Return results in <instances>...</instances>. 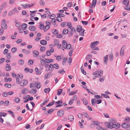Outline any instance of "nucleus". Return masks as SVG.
I'll return each mask as SVG.
<instances>
[{
	"label": "nucleus",
	"instance_id": "1",
	"mask_svg": "<svg viewBox=\"0 0 130 130\" xmlns=\"http://www.w3.org/2000/svg\"><path fill=\"white\" fill-rule=\"evenodd\" d=\"M103 71L101 70L95 72L93 73V74L95 75V77H99V76H101L103 75Z\"/></svg>",
	"mask_w": 130,
	"mask_h": 130
},
{
	"label": "nucleus",
	"instance_id": "2",
	"mask_svg": "<svg viewBox=\"0 0 130 130\" xmlns=\"http://www.w3.org/2000/svg\"><path fill=\"white\" fill-rule=\"evenodd\" d=\"M112 129L113 128L117 129L119 128L120 126V124L118 123L115 122L112 120Z\"/></svg>",
	"mask_w": 130,
	"mask_h": 130
},
{
	"label": "nucleus",
	"instance_id": "3",
	"mask_svg": "<svg viewBox=\"0 0 130 130\" xmlns=\"http://www.w3.org/2000/svg\"><path fill=\"white\" fill-rule=\"evenodd\" d=\"M112 119L111 120L109 123L105 122L104 123L105 126L109 129H112Z\"/></svg>",
	"mask_w": 130,
	"mask_h": 130
},
{
	"label": "nucleus",
	"instance_id": "4",
	"mask_svg": "<svg viewBox=\"0 0 130 130\" xmlns=\"http://www.w3.org/2000/svg\"><path fill=\"white\" fill-rule=\"evenodd\" d=\"M71 31L69 32L68 33V36L70 37H72L73 35V33L76 34V29L74 28H72L70 29Z\"/></svg>",
	"mask_w": 130,
	"mask_h": 130
},
{
	"label": "nucleus",
	"instance_id": "5",
	"mask_svg": "<svg viewBox=\"0 0 130 130\" xmlns=\"http://www.w3.org/2000/svg\"><path fill=\"white\" fill-rule=\"evenodd\" d=\"M17 8L15 7L10 11L8 13V15L9 16H10L14 14L16 12H17Z\"/></svg>",
	"mask_w": 130,
	"mask_h": 130
},
{
	"label": "nucleus",
	"instance_id": "6",
	"mask_svg": "<svg viewBox=\"0 0 130 130\" xmlns=\"http://www.w3.org/2000/svg\"><path fill=\"white\" fill-rule=\"evenodd\" d=\"M28 83V81L27 80H23L19 82V84L21 86H25Z\"/></svg>",
	"mask_w": 130,
	"mask_h": 130
},
{
	"label": "nucleus",
	"instance_id": "7",
	"mask_svg": "<svg viewBox=\"0 0 130 130\" xmlns=\"http://www.w3.org/2000/svg\"><path fill=\"white\" fill-rule=\"evenodd\" d=\"M125 46V45L121 47L120 52V55L121 56H123L124 55V51Z\"/></svg>",
	"mask_w": 130,
	"mask_h": 130
},
{
	"label": "nucleus",
	"instance_id": "8",
	"mask_svg": "<svg viewBox=\"0 0 130 130\" xmlns=\"http://www.w3.org/2000/svg\"><path fill=\"white\" fill-rule=\"evenodd\" d=\"M23 99L25 100L27 99V100H25L24 101V103H26L28 102L29 101V100L30 101L32 100L33 99V98L32 97L30 96L28 98L27 97L24 96L23 97Z\"/></svg>",
	"mask_w": 130,
	"mask_h": 130
},
{
	"label": "nucleus",
	"instance_id": "9",
	"mask_svg": "<svg viewBox=\"0 0 130 130\" xmlns=\"http://www.w3.org/2000/svg\"><path fill=\"white\" fill-rule=\"evenodd\" d=\"M64 114V111L62 110H60L58 111L57 112V115L59 117H61Z\"/></svg>",
	"mask_w": 130,
	"mask_h": 130
},
{
	"label": "nucleus",
	"instance_id": "10",
	"mask_svg": "<svg viewBox=\"0 0 130 130\" xmlns=\"http://www.w3.org/2000/svg\"><path fill=\"white\" fill-rule=\"evenodd\" d=\"M33 54L34 57H36L39 54V52L37 50H35L33 52Z\"/></svg>",
	"mask_w": 130,
	"mask_h": 130
},
{
	"label": "nucleus",
	"instance_id": "11",
	"mask_svg": "<svg viewBox=\"0 0 130 130\" xmlns=\"http://www.w3.org/2000/svg\"><path fill=\"white\" fill-rule=\"evenodd\" d=\"M62 45L63 47L65 49H66V46L67 45V42L65 40H63Z\"/></svg>",
	"mask_w": 130,
	"mask_h": 130
},
{
	"label": "nucleus",
	"instance_id": "12",
	"mask_svg": "<svg viewBox=\"0 0 130 130\" xmlns=\"http://www.w3.org/2000/svg\"><path fill=\"white\" fill-rule=\"evenodd\" d=\"M108 55H107L103 58L104 63L106 65L107 64V61L108 60Z\"/></svg>",
	"mask_w": 130,
	"mask_h": 130
},
{
	"label": "nucleus",
	"instance_id": "13",
	"mask_svg": "<svg viewBox=\"0 0 130 130\" xmlns=\"http://www.w3.org/2000/svg\"><path fill=\"white\" fill-rule=\"evenodd\" d=\"M1 26L2 28L4 29H6L7 28V26L6 23H2L1 24Z\"/></svg>",
	"mask_w": 130,
	"mask_h": 130
},
{
	"label": "nucleus",
	"instance_id": "14",
	"mask_svg": "<svg viewBox=\"0 0 130 130\" xmlns=\"http://www.w3.org/2000/svg\"><path fill=\"white\" fill-rule=\"evenodd\" d=\"M99 41H96L92 43H91V47L92 48L95 46L99 43Z\"/></svg>",
	"mask_w": 130,
	"mask_h": 130
},
{
	"label": "nucleus",
	"instance_id": "15",
	"mask_svg": "<svg viewBox=\"0 0 130 130\" xmlns=\"http://www.w3.org/2000/svg\"><path fill=\"white\" fill-rule=\"evenodd\" d=\"M68 119L69 120L72 122L74 120V117L72 115H70L68 116Z\"/></svg>",
	"mask_w": 130,
	"mask_h": 130
},
{
	"label": "nucleus",
	"instance_id": "16",
	"mask_svg": "<svg viewBox=\"0 0 130 130\" xmlns=\"http://www.w3.org/2000/svg\"><path fill=\"white\" fill-rule=\"evenodd\" d=\"M28 91V89L27 88H24L22 91L21 92L22 94H26Z\"/></svg>",
	"mask_w": 130,
	"mask_h": 130
},
{
	"label": "nucleus",
	"instance_id": "17",
	"mask_svg": "<svg viewBox=\"0 0 130 130\" xmlns=\"http://www.w3.org/2000/svg\"><path fill=\"white\" fill-rule=\"evenodd\" d=\"M50 73H46L45 75L44 78L45 79H47L48 78L51 77L52 76V75L50 74Z\"/></svg>",
	"mask_w": 130,
	"mask_h": 130
},
{
	"label": "nucleus",
	"instance_id": "18",
	"mask_svg": "<svg viewBox=\"0 0 130 130\" xmlns=\"http://www.w3.org/2000/svg\"><path fill=\"white\" fill-rule=\"evenodd\" d=\"M46 62L47 63L52 62L54 61V59H45Z\"/></svg>",
	"mask_w": 130,
	"mask_h": 130
},
{
	"label": "nucleus",
	"instance_id": "19",
	"mask_svg": "<svg viewBox=\"0 0 130 130\" xmlns=\"http://www.w3.org/2000/svg\"><path fill=\"white\" fill-rule=\"evenodd\" d=\"M29 29L32 31H34L36 30V27L34 26L31 25L29 27Z\"/></svg>",
	"mask_w": 130,
	"mask_h": 130
},
{
	"label": "nucleus",
	"instance_id": "20",
	"mask_svg": "<svg viewBox=\"0 0 130 130\" xmlns=\"http://www.w3.org/2000/svg\"><path fill=\"white\" fill-rule=\"evenodd\" d=\"M40 43L41 44L45 45L47 44V42L45 40H42L40 41Z\"/></svg>",
	"mask_w": 130,
	"mask_h": 130
},
{
	"label": "nucleus",
	"instance_id": "21",
	"mask_svg": "<svg viewBox=\"0 0 130 130\" xmlns=\"http://www.w3.org/2000/svg\"><path fill=\"white\" fill-rule=\"evenodd\" d=\"M109 59L111 61H112L113 60V56L112 53H111L109 55Z\"/></svg>",
	"mask_w": 130,
	"mask_h": 130
},
{
	"label": "nucleus",
	"instance_id": "22",
	"mask_svg": "<svg viewBox=\"0 0 130 130\" xmlns=\"http://www.w3.org/2000/svg\"><path fill=\"white\" fill-rule=\"evenodd\" d=\"M27 24L24 23L22 24V25L21 26V28L23 30H25L26 28H27Z\"/></svg>",
	"mask_w": 130,
	"mask_h": 130
},
{
	"label": "nucleus",
	"instance_id": "23",
	"mask_svg": "<svg viewBox=\"0 0 130 130\" xmlns=\"http://www.w3.org/2000/svg\"><path fill=\"white\" fill-rule=\"evenodd\" d=\"M78 91L77 90H76L75 91H72L70 92L69 95H73L76 94Z\"/></svg>",
	"mask_w": 130,
	"mask_h": 130
},
{
	"label": "nucleus",
	"instance_id": "24",
	"mask_svg": "<svg viewBox=\"0 0 130 130\" xmlns=\"http://www.w3.org/2000/svg\"><path fill=\"white\" fill-rule=\"evenodd\" d=\"M52 32L55 36H57L58 35V33L57 30L55 29H53L51 30Z\"/></svg>",
	"mask_w": 130,
	"mask_h": 130
},
{
	"label": "nucleus",
	"instance_id": "25",
	"mask_svg": "<svg viewBox=\"0 0 130 130\" xmlns=\"http://www.w3.org/2000/svg\"><path fill=\"white\" fill-rule=\"evenodd\" d=\"M6 69L7 71H8L11 70V67L9 64L7 63L6 64Z\"/></svg>",
	"mask_w": 130,
	"mask_h": 130
},
{
	"label": "nucleus",
	"instance_id": "26",
	"mask_svg": "<svg viewBox=\"0 0 130 130\" xmlns=\"http://www.w3.org/2000/svg\"><path fill=\"white\" fill-rule=\"evenodd\" d=\"M22 52L26 54H28L30 53V51H27L26 50L24 49L22 50Z\"/></svg>",
	"mask_w": 130,
	"mask_h": 130
},
{
	"label": "nucleus",
	"instance_id": "27",
	"mask_svg": "<svg viewBox=\"0 0 130 130\" xmlns=\"http://www.w3.org/2000/svg\"><path fill=\"white\" fill-rule=\"evenodd\" d=\"M83 29L82 28V27L80 26H78L77 28V31L78 32H80L81 30H82Z\"/></svg>",
	"mask_w": 130,
	"mask_h": 130
},
{
	"label": "nucleus",
	"instance_id": "28",
	"mask_svg": "<svg viewBox=\"0 0 130 130\" xmlns=\"http://www.w3.org/2000/svg\"><path fill=\"white\" fill-rule=\"evenodd\" d=\"M37 90L36 89H31L30 91V92L33 94H35L37 92Z\"/></svg>",
	"mask_w": 130,
	"mask_h": 130
},
{
	"label": "nucleus",
	"instance_id": "29",
	"mask_svg": "<svg viewBox=\"0 0 130 130\" xmlns=\"http://www.w3.org/2000/svg\"><path fill=\"white\" fill-rule=\"evenodd\" d=\"M36 86L37 88L39 89L41 87V85L40 83L38 82H36Z\"/></svg>",
	"mask_w": 130,
	"mask_h": 130
},
{
	"label": "nucleus",
	"instance_id": "30",
	"mask_svg": "<svg viewBox=\"0 0 130 130\" xmlns=\"http://www.w3.org/2000/svg\"><path fill=\"white\" fill-rule=\"evenodd\" d=\"M20 99L18 98H14V101L16 103H18L20 102Z\"/></svg>",
	"mask_w": 130,
	"mask_h": 130
},
{
	"label": "nucleus",
	"instance_id": "31",
	"mask_svg": "<svg viewBox=\"0 0 130 130\" xmlns=\"http://www.w3.org/2000/svg\"><path fill=\"white\" fill-rule=\"evenodd\" d=\"M129 3V1L128 0H123V4L125 5H127Z\"/></svg>",
	"mask_w": 130,
	"mask_h": 130
},
{
	"label": "nucleus",
	"instance_id": "32",
	"mask_svg": "<svg viewBox=\"0 0 130 130\" xmlns=\"http://www.w3.org/2000/svg\"><path fill=\"white\" fill-rule=\"evenodd\" d=\"M85 30L84 29H82V30L80 32H79V35H80L83 36H84V32Z\"/></svg>",
	"mask_w": 130,
	"mask_h": 130
},
{
	"label": "nucleus",
	"instance_id": "33",
	"mask_svg": "<svg viewBox=\"0 0 130 130\" xmlns=\"http://www.w3.org/2000/svg\"><path fill=\"white\" fill-rule=\"evenodd\" d=\"M63 89H60L57 90V94L58 95H60L62 92Z\"/></svg>",
	"mask_w": 130,
	"mask_h": 130
},
{
	"label": "nucleus",
	"instance_id": "34",
	"mask_svg": "<svg viewBox=\"0 0 130 130\" xmlns=\"http://www.w3.org/2000/svg\"><path fill=\"white\" fill-rule=\"evenodd\" d=\"M68 30L67 29H64L62 31V34L64 35L67 34L68 33Z\"/></svg>",
	"mask_w": 130,
	"mask_h": 130
},
{
	"label": "nucleus",
	"instance_id": "35",
	"mask_svg": "<svg viewBox=\"0 0 130 130\" xmlns=\"http://www.w3.org/2000/svg\"><path fill=\"white\" fill-rule=\"evenodd\" d=\"M54 65H53L52 64H50L49 66V67L50 68V70L51 71H52L54 69Z\"/></svg>",
	"mask_w": 130,
	"mask_h": 130
},
{
	"label": "nucleus",
	"instance_id": "36",
	"mask_svg": "<svg viewBox=\"0 0 130 130\" xmlns=\"http://www.w3.org/2000/svg\"><path fill=\"white\" fill-rule=\"evenodd\" d=\"M40 62L42 65H44L45 64L46 62L45 59H41L40 60Z\"/></svg>",
	"mask_w": 130,
	"mask_h": 130
},
{
	"label": "nucleus",
	"instance_id": "37",
	"mask_svg": "<svg viewBox=\"0 0 130 130\" xmlns=\"http://www.w3.org/2000/svg\"><path fill=\"white\" fill-rule=\"evenodd\" d=\"M59 43V41L57 39H55L54 40V45H57Z\"/></svg>",
	"mask_w": 130,
	"mask_h": 130
},
{
	"label": "nucleus",
	"instance_id": "38",
	"mask_svg": "<svg viewBox=\"0 0 130 130\" xmlns=\"http://www.w3.org/2000/svg\"><path fill=\"white\" fill-rule=\"evenodd\" d=\"M67 58L66 57H64V58L63 59V60H62V64L63 65H64L66 62V61L67 60Z\"/></svg>",
	"mask_w": 130,
	"mask_h": 130
},
{
	"label": "nucleus",
	"instance_id": "39",
	"mask_svg": "<svg viewBox=\"0 0 130 130\" xmlns=\"http://www.w3.org/2000/svg\"><path fill=\"white\" fill-rule=\"evenodd\" d=\"M124 8L127 10L130 11V5L125 6L124 7Z\"/></svg>",
	"mask_w": 130,
	"mask_h": 130
},
{
	"label": "nucleus",
	"instance_id": "40",
	"mask_svg": "<svg viewBox=\"0 0 130 130\" xmlns=\"http://www.w3.org/2000/svg\"><path fill=\"white\" fill-rule=\"evenodd\" d=\"M68 24V23L67 22H64L62 23H61V26L62 27H64L67 26V25Z\"/></svg>",
	"mask_w": 130,
	"mask_h": 130
},
{
	"label": "nucleus",
	"instance_id": "41",
	"mask_svg": "<svg viewBox=\"0 0 130 130\" xmlns=\"http://www.w3.org/2000/svg\"><path fill=\"white\" fill-rule=\"evenodd\" d=\"M97 0H93L92 3V6H93L95 7L96 4Z\"/></svg>",
	"mask_w": 130,
	"mask_h": 130
},
{
	"label": "nucleus",
	"instance_id": "42",
	"mask_svg": "<svg viewBox=\"0 0 130 130\" xmlns=\"http://www.w3.org/2000/svg\"><path fill=\"white\" fill-rule=\"evenodd\" d=\"M56 20L59 22H60L62 21V19L61 18L58 16L56 18Z\"/></svg>",
	"mask_w": 130,
	"mask_h": 130
},
{
	"label": "nucleus",
	"instance_id": "43",
	"mask_svg": "<svg viewBox=\"0 0 130 130\" xmlns=\"http://www.w3.org/2000/svg\"><path fill=\"white\" fill-rule=\"evenodd\" d=\"M36 87V82L35 83H32L30 84V87L31 88H34Z\"/></svg>",
	"mask_w": 130,
	"mask_h": 130
},
{
	"label": "nucleus",
	"instance_id": "44",
	"mask_svg": "<svg viewBox=\"0 0 130 130\" xmlns=\"http://www.w3.org/2000/svg\"><path fill=\"white\" fill-rule=\"evenodd\" d=\"M96 100L95 99H92L91 100V103L94 106H95L96 102Z\"/></svg>",
	"mask_w": 130,
	"mask_h": 130
},
{
	"label": "nucleus",
	"instance_id": "45",
	"mask_svg": "<svg viewBox=\"0 0 130 130\" xmlns=\"http://www.w3.org/2000/svg\"><path fill=\"white\" fill-rule=\"evenodd\" d=\"M50 88H48L44 89V91L45 93H47L50 91Z\"/></svg>",
	"mask_w": 130,
	"mask_h": 130
},
{
	"label": "nucleus",
	"instance_id": "46",
	"mask_svg": "<svg viewBox=\"0 0 130 130\" xmlns=\"http://www.w3.org/2000/svg\"><path fill=\"white\" fill-rule=\"evenodd\" d=\"M39 26L41 30H43L44 29V26L42 24H40Z\"/></svg>",
	"mask_w": 130,
	"mask_h": 130
},
{
	"label": "nucleus",
	"instance_id": "47",
	"mask_svg": "<svg viewBox=\"0 0 130 130\" xmlns=\"http://www.w3.org/2000/svg\"><path fill=\"white\" fill-rule=\"evenodd\" d=\"M46 49L45 47L43 46L41 47L40 49V50L41 52H43L45 51Z\"/></svg>",
	"mask_w": 130,
	"mask_h": 130
},
{
	"label": "nucleus",
	"instance_id": "48",
	"mask_svg": "<svg viewBox=\"0 0 130 130\" xmlns=\"http://www.w3.org/2000/svg\"><path fill=\"white\" fill-rule=\"evenodd\" d=\"M56 16L54 14H53L52 15H51L50 16V18L51 19H52V21L54 19V18H55Z\"/></svg>",
	"mask_w": 130,
	"mask_h": 130
},
{
	"label": "nucleus",
	"instance_id": "49",
	"mask_svg": "<svg viewBox=\"0 0 130 130\" xmlns=\"http://www.w3.org/2000/svg\"><path fill=\"white\" fill-rule=\"evenodd\" d=\"M65 72V71L63 69H62L61 70H59L58 71V73L60 74H64Z\"/></svg>",
	"mask_w": 130,
	"mask_h": 130
},
{
	"label": "nucleus",
	"instance_id": "50",
	"mask_svg": "<svg viewBox=\"0 0 130 130\" xmlns=\"http://www.w3.org/2000/svg\"><path fill=\"white\" fill-rule=\"evenodd\" d=\"M50 27V25H46L44 28L45 31H46L48 30Z\"/></svg>",
	"mask_w": 130,
	"mask_h": 130
},
{
	"label": "nucleus",
	"instance_id": "51",
	"mask_svg": "<svg viewBox=\"0 0 130 130\" xmlns=\"http://www.w3.org/2000/svg\"><path fill=\"white\" fill-rule=\"evenodd\" d=\"M35 70L37 72V74H40L41 73V71H39L38 69L37 68H36Z\"/></svg>",
	"mask_w": 130,
	"mask_h": 130
},
{
	"label": "nucleus",
	"instance_id": "52",
	"mask_svg": "<svg viewBox=\"0 0 130 130\" xmlns=\"http://www.w3.org/2000/svg\"><path fill=\"white\" fill-rule=\"evenodd\" d=\"M57 16L60 17H64L65 16L64 14L60 13H58L57 14Z\"/></svg>",
	"mask_w": 130,
	"mask_h": 130
},
{
	"label": "nucleus",
	"instance_id": "53",
	"mask_svg": "<svg viewBox=\"0 0 130 130\" xmlns=\"http://www.w3.org/2000/svg\"><path fill=\"white\" fill-rule=\"evenodd\" d=\"M96 128L99 130H104V128H103L101 126L99 125L97 126Z\"/></svg>",
	"mask_w": 130,
	"mask_h": 130
},
{
	"label": "nucleus",
	"instance_id": "54",
	"mask_svg": "<svg viewBox=\"0 0 130 130\" xmlns=\"http://www.w3.org/2000/svg\"><path fill=\"white\" fill-rule=\"evenodd\" d=\"M54 111V109L53 108H51L49 109L48 111V113L49 114H51Z\"/></svg>",
	"mask_w": 130,
	"mask_h": 130
},
{
	"label": "nucleus",
	"instance_id": "55",
	"mask_svg": "<svg viewBox=\"0 0 130 130\" xmlns=\"http://www.w3.org/2000/svg\"><path fill=\"white\" fill-rule=\"evenodd\" d=\"M55 102V101H53L49 103L47 106V107H49L53 105L54 104V103Z\"/></svg>",
	"mask_w": 130,
	"mask_h": 130
},
{
	"label": "nucleus",
	"instance_id": "56",
	"mask_svg": "<svg viewBox=\"0 0 130 130\" xmlns=\"http://www.w3.org/2000/svg\"><path fill=\"white\" fill-rule=\"evenodd\" d=\"M54 103H55V104L56 105L60 104L62 103V100H60V101L58 102H55Z\"/></svg>",
	"mask_w": 130,
	"mask_h": 130
},
{
	"label": "nucleus",
	"instance_id": "57",
	"mask_svg": "<svg viewBox=\"0 0 130 130\" xmlns=\"http://www.w3.org/2000/svg\"><path fill=\"white\" fill-rule=\"evenodd\" d=\"M28 64L29 65H32L33 63V62L32 60H30L28 61Z\"/></svg>",
	"mask_w": 130,
	"mask_h": 130
},
{
	"label": "nucleus",
	"instance_id": "58",
	"mask_svg": "<svg viewBox=\"0 0 130 130\" xmlns=\"http://www.w3.org/2000/svg\"><path fill=\"white\" fill-rule=\"evenodd\" d=\"M17 48L16 47H13L11 49V51L12 53H14L17 51Z\"/></svg>",
	"mask_w": 130,
	"mask_h": 130
},
{
	"label": "nucleus",
	"instance_id": "59",
	"mask_svg": "<svg viewBox=\"0 0 130 130\" xmlns=\"http://www.w3.org/2000/svg\"><path fill=\"white\" fill-rule=\"evenodd\" d=\"M40 5L41 6H44L45 4V3L43 0H41L40 1Z\"/></svg>",
	"mask_w": 130,
	"mask_h": 130
},
{
	"label": "nucleus",
	"instance_id": "60",
	"mask_svg": "<svg viewBox=\"0 0 130 130\" xmlns=\"http://www.w3.org/2000/svg\"><path fill=\"white\" fill-rule=\"evenodd\" d=\"M7 57L9 59H10L11 58V56L10 53H8L7 54Z\"/></svg>",
	"mask_w": 130,
	"mask_h": 130
},
{
	"label": "nucleus",
	"instance_id": "61",
	"mask_svg": "<svg viewBox=\"0 0 130 130\" xmlns=\"http://www.w3.org/2000/svg\"><path fill=\"white\" fill-rule=\"evenodd\" d=\"M83 103L86 105H87L88 104L87 101L85 99H83Z\"/></svg>",
	"mask_w": 130,
	"mask_h": 130
},
{
	"label": "nucleus",
	"instance_id": "62",
	"mask_svg": "<svg viewBox=\"0 0 130 130\" xmlns=\"http://www.w3.org/2000/svg\"><path fill=\"white\" fill-rule=\"evenodd\" d=\"M21 6L24 8H27V7H28V6H29V4H28L22 5Z\"/></svg>",
	"mask_w": 130,
	"mask_h": 130
},
{
	"label": "nucleus",
	"instance_id": "63",
	"mask_svg": "<svg viewBox=\"0 0 130 130\" xmlns=\"http://www.w3.org/2000/svg\"><path fill=\"white\" fill-rule=\"evenodd\" d=\"M126 128L127 129L130 130V123H127Z\"/></svg>",
	"mask_w": 130,
	"mask_h": 130
},
{
	"label": "nucleus",
	"instance_id": "64",
	"mask_svg": "<svg viewBox=\"0 0 130 130\" xmlns=\"http://www.w3.org/2000/svg\"><path fill=\"white\" fill-rule=\"evenodd\" d=\"M92 57V55H88L86 57V59L87 60H88L91 59Z\"/></svg>",
	"mask_w": 130,
	"mask_h": 130
}]
</instances>
